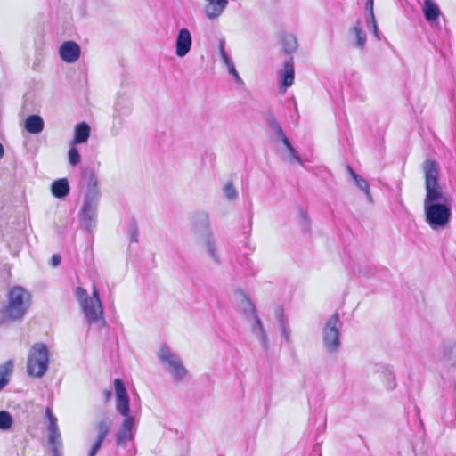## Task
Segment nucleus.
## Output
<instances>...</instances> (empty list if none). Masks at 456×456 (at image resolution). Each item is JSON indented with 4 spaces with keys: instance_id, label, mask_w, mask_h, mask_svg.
<instances>
[{
    "instance_id": "42",
    "label": "nucleus",
    "mask_w": 456,
    "mask_h": 456,
    "mask_svg": "<svg viewBox=\"0 0 456 456\" xmlns=\"http://www.w3.org/2000/svg\"><path fill=\"white\" fill-rule=\"evenodd\" d=\"M299 216H300V219H301V226L303 229L305 230H308L309 229V224H310V221H309V218L307 216V213L305 209H303L302 208H299Z\"/></svg>"
},
{
    "instance_id": "4",
    "label": "nucleus",
    "mask_w": 456,
    "mask_h": 456,
    "mask_svg": "<svg viewBox=\"0 0 456 456\" xmlns=\"http://www.w3.org/2000/svg\"><path fill=\"white\" fill-rule=\"evenodd\" d=\"M49 368V350L45 344H34L28 354L27 373L32 378H42Z\"/></svg>"
},
{
    "instance_id": "21",
    "label": "nucleus",
    "mask_w": 456,
    "mask_h": 456,
    "mask_svg": "<svg viewBox=\"0 0 456 456\" xmlns=\"http://www.w3.org/2000/svg\"><path fill=\"white\" fill-rule=\"evenodd\" d=\"M70 188L66 178H60L53 182L51 192L57 199H63L69 193Z\"/></svg>"
},
{
    "instance_id": "2",
    "label": "nucleus",
    "mask_w": 456,
    "mask_h": 456,
    "mask_svg": "<svg viewBox=\"0 0 456 456\" xmlns=\"http://www.w3.org/2000/svg\"><path fill=\"white\" fill-rule=\"evenodd\" d=\"M31 305V295L24 288L15 286L7 295V305L1 311L2 322H20Z\"/></svg>"
},
{
    "instance_id": "26",
    "label": "nucleus",
    "mask_w": 456,
    "mask_h": 456,
    "mask_svg": "<svg viewBox=\"0 0 456 456\" xmlns=\"http://www.w3.org/2000/svg\"><path fill=\"white\" fill-rule=\"evenodd\" d=\"M276 314H277L279 327L281 330L283 338L287 343H289L290 342V330L288 326V322L283 315V311L278 310Z\"/></svg>"
},
{
    "instance_id": "18",
    "label": "nucleus",
    "mask_w": 456,
    "mask_h": 456,
    "mask_svg": "<svg viewBox=\"0 0 456 456\" xmlns=\"http://www.w3.org/2000/svg\"><path fill=\"white\" fill-rule=\"evenodd\" d=\"M374 0H367L365 4L366 14V26L372 31L374 37L380 40V33L378 28V24L374 15Z\"/></svg>"
},
{
    "instance_id": "20",
    "label": "nucleus",
    "mask_w": 456,
    "mask_h": 456,
    "mask_svg": "<svg viewBox=\"0 0 456 456\" xmlns=\"http://www.w3.org/2000/svg\"><path fill=\"white\" fill-rule=\"evenodd\" d=\"M238 263L240 265V268L235 271L236 274L234 276L236 278L255 275L257 273V268L247 256H241L240 259H238Z\"/></svg>"
},
{
    "instance_id": "29",
    "label": "nucleus",
    "mask_w": 456,
    "mask_h": 456,
    "mask_svg": "<svg viewBox=\"0 0 456 456\" xmlns=\"http://www.w3.org/2000/svg\"><path fill=\"white\" fill-rule=\"evenodd\" d=\"M282 46L287 53H293L297 47L296 37L292 35L284 36L282 38Z\"/></svg>"
},
{
    "instance_id": "39",
    "label": "nucleus",
    "mask_w": 456,
    "mask_h": 456,
    "mask_svg": "<svg viewBox=\"0 0 456 456\" xmlns=\"http://www.w3.org/2000/svg\"><path fill=\"white\" fill-rule=\"evenodd\" d=\"M127 233L130 236V240L132 242H137L138 241V232L136 224L134 221H131L129 223L128 228H127Z\"/></svg>"
},
{
    "instance_id": "1",
    "label": "nucleus",
    "mask_w": 456,
    "mask_h": 456,
    "mask_svg": "<svg viewBox=\"0 0 456 456\" xmlns=\"http://www.w3.org/2000/svg\"><path fill=\"white\" fill-rule=\"evenodd\" d=\"M426 196L424 199L425 221L434 231L444 229L452 218V206L438 183L439 166L436 160L423 163Z\"/></svg>"
},
{
    "instance_id": "40",
    "label": "nucleus",
    "mask_w": 456,
    "mask_h": 456,
    "mask_svg": "<svg viewBox=\"0 0 456 456\" xmlns=\"http://www.w3.org/2000/svg\"><path fill=\"white\" fill-rule=\"evenodd\" d=\"M103 442V439L96 437L89 450L88 456H95L101 449Z\"/></svg>"
},
{
    "instance_id": "23",
    "label": "nucleus",
    "mask_w": 456,
    "mask_h": 456,
    "mask_svg": "<svg viewBox=\"0 0 456 456\" xmlns=\"http://www.w3.org/2000/svg\"><path fill=\"white\" fill-rule=\"evenodd\" d=\"M13 370V362L12 360L5 362L0 365V391L8 384L9 376Z\"/></svg>"
},
{
    "instance_id": "45",
    "label": "nucleus",
    "mask_w": 456,
    "mask_h": 456,
    "mask_svg": "<svg viewBox=\"0 0 456 456\" xmlns=\"http://www.w3.org/2000/svg\"><path fill=\"white\" fill-rule=\"evenodd\" d=\"M289 151L290 157L293 159H295L297 162H298L300 164L302 163L301 158L294 147L292 148V150H289Z\"/></svg>"
},
{
    "instance_id": "30",
    "label": "nucleus",
    "mask_w": 456,
    "mask_h": 456,
    "mask_svg": "<svg viewBox=\"0 0 456 456\" xmlns=\"http://www.w3.org/2000/svg\"><path fill=\"white\" fill-rule=\"evenodd\" d=\"M206 248L209 256L212 260L217 264L221 263L220 256L216 252V248L215 246V242L210 236H208L206 240Z\"/></svg>"
},
{
    "instance_id": "33",
    "label": "nucleus",
    "mask_w": 456,
    "mask_h": 456,
    "mask_svg": "<svg viewBox=\"0 0 456 456\" xmlns=\"http://www.w3.org/2000/svg\"><path fill=\"white\" fill-rule=\"evenodd\" d=\"M194 224L208 231L209 226L208 215L206 212L198 213L194 217Z\"/></svg>"
},
{
    "instance_id": "48",
    "label": "nucleus",
    "mask_w": 456,
    "mask_h": 456,
    "mask_svg": "<svg viewBox=\"0 0 456 456\" xmlns=\"http://www.w3.org/2000/svg\"><path fill=\"white\" fill-rule=\"evenodd\" d=\"M4 148L2 145V143L0 142V159L4 157Z\"/></svg>"
},
{
    "instance_id": "14",
    "label": "nucleus",
    "mask_w": 456,
    "mask_h": 456,
    "mask_svg": "<svg viewBox=\"0 0 456 456\" xmlns=\"http://www.w3.org/2000/svg\"><path fill=\"white\" fill-rule=\"evenodd\" d=\"M208 4L204 7L205 15L209 20L218 18L228 5V0H206Z\"/></svg>"
},
{
    "instance_id": "8",
    "label": "nucleus",
    "mask_w": 456,
    "mask_h": 456,
    "mask_svg": "<svg viewBox=\"0 0 456 456\" xmlns=\"http://www.w3.org/2000/svg\"><path fill=\"white\" fill-rule=\"evenodd\" d=\"M45 416L48 420V443L51 447L53 456H61L63 445L61 432L57 423V418L55 417L50 407L46 408Z\"/></svg>"
},
{
    "instance_id": "32",
    "label": "nucleus",
    "mask_w": 456,
    "mask_h": 456,
    "mask_svg": "<svg viewBox=\"0 0 456 456\" xmlns=\"http://www.w3.org/2000/svg\"><path fill=\"white\" fill-rule=\"evenodd\" d=\"M444 359L456 364V342L447 346L444 350Z\"/></svg>"
},
{
    "instance_id": "3",
    "label": "nucleus",
    "mask_w": 456,
    "mask_h": 456,
    "mask_svg": "<svg viewBox=\"0 0 456 456\" xmlns=\"http://www.w3.org/2000/svg\"><path fill=\"white\" fill-rule=\"evenodd\" d=\"M75 294L89 323H96L100 321L105 322L99 290L95 285L93 286L92 297H89L86 290L81 287L76 289Z\"/></svg>"
},
{
    "instance_id": "11",
    "label": "nucleus",
    "mask_w": 456,
    "mask_h": 456,
    "mask_svg": "<svg viewBox=\"0 0 456 456\" xmlns=\"http://www.w3.org/2000/svg\"><path fill=\"white\" fill-rule=\"evenodd\" d=\"M191 45L192 37L189 29H179L175 39V54L178 57H184L190 52Z\"/></svg>"
},
{
    "instance_id": "44",
    "label": "nucleus",
    "mask_w": 456,
    "mask_h": 456,
    "mask_svg": "<svg viewBox=\"0 0 456 456\" xmlns=\"http://www.w3.org/2000/svg\"><path fill=\"white\" fill-rule=\"evenodd\" d=\"M228 70H229V73L234 77V79L236 80L237 83H242V80L240 77V75L238 74L236 69H235V66L234 64L230 66L229 68H227Z\"/></svg>"
},
{
    "instance_id": "10",
    "label": "nucleus",
    "mask_w": 456,
    "mask_h": 456,
    "mask_svg": "<svg viewBox=\"0 0 456 456\" xmlns=\"http://www.w3.org/2000/svg\"><path fill=\"white\" fill-rule=\"evenodd\" d=\"M81 54V48L74 41H66L62 43L59 48V55L66 63H74Z\"/></svg>"
},
{
    "instance_id": "6",
    "label": "nucleus",
    "mask_w": 456,
    "mask_h": 456,
    "mask_svg": "<svg viewBox=\"0 0 456 456\" xmlns=\"http://www.w3.org/2000/svg\"><path fill=\"white\" fill-rule=\"evenodd\" d=\"M81 186L85 189L82 206L98 208L101 193L96 175L93 171L85 172L82 176Z\"/></svg>"
},
{
    "instance_id": "13",
    "label": "nucleus",
    "mask_w": 456,
    "mask_h": 456,
    "mask_svg": "<svg viewBox=\"0 0 456 456\" xmlns=\"http://www.w3.org/2000/svg\"><path fill=\"white\" fill-rule=\"evenodd\" d=\"M422 12L426 20L432 27L438 26L437 19L441 15V11L433 0H424Z\"/></svg>"
},
{
    "instance_id": "16",
    "label": "nucleus",
    "mask_w": 456,
    "mask_h": 456,
    "mask_svg": "<svg viewBox=\"0 0 456 456\" xmlns=\"http://www.w3.org/2000/svg\"><path fill=\"white\" fill-rule=\"evenodd\" d=\"M349 35L354 39V46L359 50H363L366 45L367 37L362 28L361 20H357L355 24L350 28Z\"/></svg>"
},
{
    "instance_id": "50",
    "label": "nucleus",
    "mask_w": 456,
    "mask_h": 456,
    "mask_svg": "<svg viewBox=\"0 0 456 456\" xmlns=\"http://www.w3.org/2000/svg\"><path fill=\"white\" fill-rule=\"evenodd\" d=\"M455 420H456V417H454V419H452V423L453 424L455 422Z\"/></svg>"
},
{
    "instance_id": "43",
    "label": "nucleus",
    "mask_w": 456,
    "mask_h": 456,
    "mask_svg": "<svg viewBox=\"0 0 456 456\" xmlns=\"http://www.w3.org/2000/svg\"><path fill=\"white\" fill-rule=\"evenodd\" d=\"M386 387L389 390H392V389L395 388V387H396L395 378L392 372L388 373Z\"/></svg>"
},
{
    "instance_id": "12",
    "label": "nucleus",
    "mask_w": 456,
    "mask_h": 456,
    "mask_svg": "<svg viewBox=\"0 0 456 456\" xmlns=\"http://www.w3.org/2000/svg\"><path fill=\"white\" fill-rule=\"evenodd\" d=\"M96 208L82 206L79 211V220L83 228L91 232L96 226L97 220Z\"/></svg>"
},
{
    "instance_id": "17",
    "label": "nucleus",
    "mask_w": 456,
    "mask_h": 456,
    "mask_svg": "<svg viewBox=\"0 0 456 456\" xmlns=\"http://www.w3.org/2000/svg\"><path fill=\"white\" fill-rule=\"evenodd\" d=\"M295 69L292 58L284 63L283 69L280 73L281 86L286 90L294 82Z\"/></svg>"
},
{
    "instance_id": "35",
    "label": "nucleus",
    "mask_w": 456,
    "mask_h": 456,
    "mask_svg": "<svg viewBox=\"0 0 456 456\" xmlns=\"http://www.w3.org/2000/svg\"><path fill=\"white\" fill-rule=\"evenodd\" d=\"M225 40L223 38V39H220L219 40V44H218V49H219V53H220V55H221V58L223 59L224 64L226 65L227 68H229L230 66L233 65L231 58L229 57V55L227 54V53L225 52Z\"/></svg>"
},
{
    "instance_id": "19",
    "label": "nucleus",
    "mask_w": 456,
    "mask_h": 456,
    "mask_svg": "<svg viewBox=\"0 0 456 456\" xmlns=\"http://www.w3.org/2000/svg\"><path fill=\"white\" fill-rule=\"evenodd\" d=\"M44 119L39 115H29L24 123L25 129L32 134H38L44 129Z\"/></svg>"
},
{
    "instance_id": "28",
    "label": "nucleus",
    "mask_w": 456,
    "mask_h": 456,
    "mask_svg": "<svg viewBox=\"0 0 456 456\" xmlns=\"http://www.w3.org/2000/svg\"><path fill=\"white\" fill-rule=\"evenodd\" d=\"M116 409L124 419L133 417L130 415L129 397L116 399Z\"/></svg>"
},
{
    "instance_id": "25",
    "label": "nucleus",
    "mask_w": 456,
    "mask_h": 456,
    "mask_svg": "<svg viewBox=\"0 0 456 456\" xmlns=\"http://www.w3.org/2000/svg\"><path fill=\"white\" fill-rule=\"evenodd\" d=\"M348 172L354 180L355 184L366 194L368 199L371 200V195L370 191V186L368 182L361 175L356 174L351 167H347Z\"/></svg>"
},
{
    "instance_id": "9",
    "label": "nucleus",
    "mask_w": 456,
    "mask_h": 456,
    "mask_svg": "<svg viewBox=\"0 0 456 456\" xmlns=\"http://www.w3.org/2000/svg\"><path fill=\"white\" fill-rule=\"evenodd\" d=\"M135 432V417L125 418L116 435V442L118 446L126 448L127 446V443L134 440Z\"/></svg>"
},
{
    "instance_id": "31",
    "label": "nucleus",
    "mask_w": 456,
    "mask_h": 456,
    "mask_svg": "<svg viewBox=\"0 0 456 456\" xmlns=\"http://www.w3.org/2000/svg\"><path fill=\"white\" fill-rule=\"evenodd\" d=\"M168 371L175 381L183 380L188 372L183 363L177 365V367L171 368Z\"/></svg>"
},
{
    "instance_id": "36",
    "label": "nucleus",
    "mask_w": 456,
    "mask_h": 456,
    "mask_svg": "<svg viewBox=\"0 0 456 456\" xmlns=\"http://www.w3.org/2000/svg\"><path fill=\"white\" fill-rule=\"evenodd\" d=\"M224 193L227 200H232L238 197L237 190L232 182H228L224 187Z\"/></svg>"
},
{
    "instance_id": "49",
    "label": "nucleus",
    "mask_w": 456,
    "mask_h": 456,
    "mask_svg": "<svg viewBox=\"0 0 456 456\" xmlns=\"http://www.w3.org/2000/svg\"><path fill=\"white\" fill-rule=\"evenodd\" d=\"M111 133L112 134L116 135L118 134V131L117 130H114V128L111 129Z\"/></svg>"
},
{
    "instance_id": "38",
    "label": "nucleus",
    "mask_w": 456,
    "mask_h": 456,
    "mask_svg": "<svg viewBox=\"0 0 456 456\" xmlns=\"http://www.w3.org/2000/svg\"><path fill=\"white\" fill-rule=\"evenodd\" d=\"M114 386H115L117 399L128 397L126 389L123 382L120 379H115Z\"/></svg>"
},
{
    "instance_id": "27",
    "label": "nucleus",
    "mask_w": 456,
    "mask_h": 456,
    "mask_svg": "<svg viewBox=\"0 0 456 456\" xmlns=\"http://www.w3.org/2000/svg\"><path fill=\"white\" fill-rule=\"evenodd\" d=\"M266 122L268 126L277 135L279 139L284 137L285 134L282 130V127L281 126L280 123L272 113L267 114Z\"/></svg>"
},
{
    "instance_id": "34",
    "label": "nucleus",
    "mask_w": 456,
    "mask_h": 456,
    "mask_svg": "<svg viewBox=\"0 0 456 456\" xmlns=\"http://www.w3.org/2000/svg\"><path fill=\"white\" fill-rule=\"evenodd\" d=\"M12 423V418L8 411H0V429L6 430L8 429Z\"/></svg>"
},
{
    "instance_id": "7",
    "label": "nucleus",
    "mask_w": 456,
    "mask_h": 456,
    "mask_svg": "<svg viewBox=\"0 0 456 456\" xmlns=\"http://www.w3.org/2000/svg\"><path fill=\"white\" fill-rule=\"evenodd\" d=\"M243 304L245 305L243 309L245 317L248 319L252 318L254 321V323L251 326V330L253 334L259 339L263 348L266 350L268 348L267 335L262 322L257 315L256 309L252 301L245 295L243 296Z\"/></svg>"
},
{
    "instance_id": "22",
    "label": "nucleus",
    "mask_w": 456,
    "mask_h": 456,
    "mask_svg": "<svg viewBox=\"0 0 456 456\" xmlns=\"http://www.w3.org/2000/svg\"><path fill=\"white\" fill-rule=\"evenodd\" d=\"M90 135V126L85 123L81 122L75 127V134L72 143L74 144H81L87 142Z\"/></svg>"
},
{
    "instance_id": "24",
    "label": "nucleus",
    "mask_w": 456,
    "mask_h": 456,
    "mask_svg": "<svg viewBox=\"0 0 456 456\" xmlns=\"http://www.w3.org/2000/svg\"><path fill=\"white\" fill-rule=\"evenodd\" d=\"M112 426V420L110 417H104L99 420L96 424L97 436L98 438L105 440L110 429Z\"/></svg>"
},
{
    "instance_id": "5",
    "label": "nucleus",
    "mask_w": 456,
    "mask_h": 456,
    "mask_svg": "<svg viewBox=\"0 0 456 456\" xmlns=\"http://www.w3.org/2000/svg\"><path fill=\"white\" fill-rule=\"evenodd\" d=\"M338 314H332L322 329V343L328 353H337L341 346L340 330L342 328Z\"/></svg>"
},
{
    "instance_id": "41",
    "label": "nucleus",
    "mask_w": 456,
    "mask_h": 456,
    "mask_svg": "<svg viewBox=\"0 0 456 456\" xmlns=\"http://www.w3.org/2000/svg\"><path fill=\"white\" fill-rule=\"evenodd\" d=\"M115 112L118 115H127L130 113V106L125 104L124 106L121 105V102L118 101L115 105Z\"/></svg>"
},
{
    "instance_id": "46",
    "label": "nucleus",
    "mask_w": 456,
    "mask_h": 456,
    "mask_svg": "<svg viewBox=\"0 0 456 456\" xmlns=\"http://www.w3.org/2000/svg\"><path fill=\"white\" fill-rule=\"evenodd\" d=\"M61 257L59 254H54L52 256L51 264L53 266L56 267L60 265Z\"/></svg>"
},
{
    "instance_id": "37",
    "label": "nucleus",
    "mask_w": 456,
    "mask_h": 456,
    "mask_svg": "<svg viewBox=\"0 0 456 456\" xmlns=\"http://www.w3.org/2000/svg\"><path fill=\"white\" fill-rule=\"evenodd\" d=\"M69 162L71 166L75 167L80 163L81 157L78 150L76 147H71L68 153Z\"/></svg>"
},
{
    "instance_id": "15",
    "label": "nucleus",
    "mask_w": 456,
    "mask_h": 456,
    "mask_svg": "<svg viewBox=\"0 0 456 456\" xmlns=\"http://www.w3.org/2000/svg\"><path fill=\"white\" fill-rule=\"evenodd\" d=\"M158 357L159 361L167 364L168 367V370L173 367H177V365L183 363L180 357L174 353L167 345H162L159 350Z\"/></svg>"
},
{
    "instance_id": "47",
    "label": "nucleus",
    "mask_w": 456,
    "mask_h": 456,
    "mask_svg": "<svg viewBox=\"0 0 456 456\" xmlns=\"http://www.w3.org/2000/svg\"><path fill=\"white\" fill-rule=\"evenodd\" d=\"M280 140L282 142L283 145L286 147L288 151L292 150L293 146L290 143L288 137L286 136V134L284 135V137L280 138Z\"/></svg>"
}]
</instances>
